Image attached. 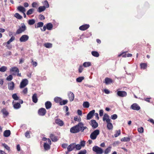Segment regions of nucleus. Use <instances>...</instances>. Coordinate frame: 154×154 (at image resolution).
Here are the masks:
<instances>
[{"label":"nucleus","instance_id":"nucleus-23","mask_svg":"<svg viewBox=\"0 0 154 154\" xmlns=\"http://www.w3.org/2000/svg\"><path fill=\"white\" fill-rule=\"evenodd\" d=\"M50 138L52 141L53 142H56L58 140L57 137L53 134H50Z\"/></svg>","mask_w":154,"mask_h":154},{"label":"nucleus","instance_id":"nucleus-37","mask_svg":"<svg viewBox=\"0 0 154 154\" xmlns=\"http://www.w3.org/2000/svg\"><path fill=\"white\" fill-rule=\"evenodd\" d=\"M35 23V20L34 19L29 20L28 21V23L29 25H32L34 24Z\"/></svg>","mask_w":154,"mask_h":154},{"label":"nucleus","instance_id":"nucleus-61","mask_svg":"<svg viewBox=\"0 0 154 154\" xmlns=\"http://www.w3.org/2000/svg\"><path fill=\"white\" fill-rule=\"evenodd\" d=\"M28 89L27 88H25L22 91V93L24 94H26L27 92Z\"/></svg>","mask_w":154,"mask_h":154},{"label":"nucleus","instance_id":"nucleus-29","mask_svg":"<svg viewBox=\"0 0 154 154\" xmlns=\"http://www.w3.org/2000/svg\"><path fill=\"white\" fill-rule=\"evenodd\" d=\"M140 66L141 69H145L147 68V64L146 63H141L140 64Z\"/></svg>","mask_w":154,"mask_h":154},{"label":"nucleus","instance_id":"nucleus-24","mask_svg":"<svg viewBox=\"0 0 154 154\" xmlns=\"http://www.w3.org/2000/svg\"><path fill=\"white\" fill-rule=\"evenodd\" d=\"M11 134V131L10 130H5L3 133V135L5 137H9Z\"/></svg>","mask_w":154,"mask_h":154},{"label":"nucleus","instance_id":"nucleus-36","mask_svg":"<svg viewBox=\"0 0 154 154\" xmlns=\"http://www.w3.org/2000/svg\"><path fill=\"white\" fill-rule=\"evenodd\" d=\"M83 66L85 67H89L91 65V63L90 62H85L83 63Z\"/></svg>","mask_w":154,"mask_h":154},{"label":"nucleus","instance_id":"nucleus-18","mask_svg":"<svg viewBox=\"0 0 154 154\" xmlns=\"http://www.w3.org/2000/svg\"><path fill=\"white\" fill-rule=\"evenodd\" d=\"M11 72H14L13 74L15 75L17 73H18L19 72V70L18 68L16 67H13L11 68L10 69Z\"/></svg>","mask_w":154,"mask_h":154},{"label":"nucleus","instance_id":"nucleus-17","mask_svg":"<svg viewBox=\"0 0 154 154\" xmlns=\"http://www.w3.org/2000/svg\"><path fill=\"white\" fill-rule=\"evenodd\" d=\"M68 96L69 100L72 101L74 99V95L73 93L71 91L69 92Z\"/></svg>","mask_w":154,"mask_h":154},{"label":"nucleus","instance_id":"nucleus-16","mask_svg":"<svg viewBox=\"0 0 154 154\" xmlns=\"http://www.w3.org/2000/svg\"><path fill=\"white\" fill-rule=\"evenodd\" d=\"M90 26L89 24H84L80 26L79 29L82 31H84L86 30L89 28Z\"/></svg>","mask_w":154,"mask_h":154},{"label":"nucleus","instance_id":"nucleus-48","mask_svg":"<svg viewBox=\"0 0 154 154\" xmlns=\"http://www.w3.org/2000/svg\"><path fill=\"white\" fill-rule=\"evenodd\" d=\"M68 102L67 100H61V102H60V105H64L66 104Z\"/></svg>","mask_w":154,"mask_h":154},{"label":"nucleus","instance_id":"nucleus-56","mask_svg":"<svg viewBox=\"0 0 154 154\" xmlns=\"http://www.w3.org/2000/svg\"><path fill=\"white\" fill-rule=\"evenodd\" d=\"M138 131L140 133H142L143 132V127L139 128L138 129Z\"/></svg>","mask_w":154,"mask_h":154},{"label":"nucleus","instance_id":"nucleus-2","mask_svg":"<svg viewBox=\"0 0 154 154\" xmlns=\"http://www.w3.org/2000/svg\"><path fill=\"white\" fill-rule=\"evenodd\" d=\"M80 131L79 123L75 126L71 128L70 129V131L72 133H76L79 132Z\"/></svg>","mask_w":154,"mask_h":154},{"label":"nucleus","instance_id":"nucleus-21","mask_svg":"<svg viewBox=\"0 0 154 154\" xmlns=\"http://www.w3.org/2000/svg\"><path fill=\"white\" fill-rule=\"evenodd\" d=\"M75 148V143H72L69 145L67 147V150L68 152L72 151Z\"/></svg>","mask_w":154,"mask_h":154},{"label":"nucleus","instance_id":"nucleus-12","mask_svg":"<svg viewBox=\"0 0 154 154\" xmlns=\"http://www.w3.org/2000/svg\"><path fill=\"white\" fill-rule=\"evenodd\" d=\"M113 81L111 78L108 77H106L104 79V81L103 82L106 85H108L110 84L111 83L113 82Z\"/></svg>","mask_w":154,"mask_h":154},{"label":"nucleus","instance_id":"nucleus-63","mask_svg":"<svg viewBox=\"0 0 154 154\" xmlns=\"http://www.w3.org/2000/svg\"><path fill=\"white\" fill-rule=\"evenodd\" d=\"M103 111L102 109H101L99 111V115L100 116H102L103 115Z\"/></svg>","mask_w":154,"mask_h":154},{"label":"nucleus","instance_id":"nucleus-19","mask_svg":"<svg viewBox=\"0 0 154 154\" xmlns=\"http://www.w3.org/2000/svg\"><path fill=\"white\" fill-rule=\"evenodd\" d=\"M55 122L56 124L60 126H62L64 125V123L63 121L59 119H56L55 121Z\"/></svg>","mask_w":154,"mask_h":154},{"label":"nucleus","instance_id":"nucleus-25","mask_svg":"<svg viewBox=\"0 0 154 154\" xmlns=\"http://www.w3.org/2000/svg\"><path fill=\"white\" fill-rule=\"evenodd\" d=\"M79 125L80 131H81V132H83L84 131L85 129L87 128V127L86 126L84 127V124L82 122H79Z\"/></svg>","mask_w":154,"mask_h":154},{"label":"nucleus","instance_id":"nucleus-43","mask_svg":"<svg viewBox=\"0 0 154 154\" xmlns=\"http://www.w3.org/2000/svg\"><path fill=\"white\" fill-rule=\"evenodd\" d=\"M14 17L19 19H21L23 18L18 13H15L14 14Z\"/></svg>","mask_w":154,"mask_h":154},{"label":"nucleus","instance_id":"nucleus-6","mask_svg":"<svg viewBox=\"0 0 154 154\" xmlns=\"http://www.w3.org/2000/svg\"><path fill=\"white\" fill-rule=\"evenodd\" d=\"M46 113V111L44 108H41L39 109L38 111V114L40 116H45Z\"/></svg>","mask_w":154,"mask_h":154},{"label":"nucleus","instance_id":"nucleus-14","mask_svg":"<svg viewBox=\"0 0 154 154\" xmlns=\"http://www.w3.org/2000/svg\"><path fill=\"white\" fill-rule=\"evenodd\" d=\"M91 125L93 128H97L98 126V124L94 120H91Z\"/></svg>","mask_w":154,"mask_h":154},{"label":"nucleus","instance_id":"nucleus-28","mask_svg":"<svg viewBox=\"0 0 154 154\" xmlns=\"http://www.w3.org/2000/svg\"><path fill=\"white\" fill-rule=\"evenodd\" d=\"M46 27L47 29L48 30H51L53 28V26L51 23H48L46 24Z\"/></svg>","mask_w":154,"mask_h":154},{"label":"nucleus","instance_id":"nucleus-38","mask_svg":"<svg viewBox=\"0 0 154 154\" xmlns=\"http://www.w3.org/2000/svg\"><path fill=\"white\" fill-rule=\"evenodd\" d=\"M111 147L109 146L104 151V153L105 154H107L109 152L111 151Z\"/></svg>","mask_w":154,"mask_h":154},{"label":"nucleus","instance_id":"nucleus-42","mask_svg":"<svg viewBox=\"0 0 154 154\" xmlns=\"http://www.w3.org/2000/svg\"><path fill=\"white\" fill-rule=\"evenodd\" d=\"M44 46L46 48H49L52 47V44L49 43H46L44 44Z\"/></svg>","mask_w":154,"mask_h":154},{"label":"nucleus","instance_id":"nucleus-10","mask_svg":"<svg viewBox=\"0 0 154 154\" xmlns=\"http://www.w3.org/2000/svg\"><path fill=\"white\" fill-rule=\"evenodd\" d=\"M1 112L3 114V116L5 118L7 117L9 115V112L6 110L5 108H3L1 110Z\"/></svg>","mask_w":154,"mask_h":154},{"label":"nucleus","instance_id":"nucleus-34","mask_svg":"<svg viewBox=\"0 0 154 154\" xmlns=\"http://www.w3.org/2000/svg\"><path fill=\"white\" fill-rule=\"evenodd\" d=\"M46 9L45 6H40L38 9V11L39 13L44 11Z\"/></svg>","mask_w":154,"mask_h":154},{"label":"nucleus","instance_id":"nucleus-59","mask_svg":"<svg viewBox=\"0 0 154 154\" xmlns=\"http://www.w3.org/2000/svg\"><path fill=\"white\" fill-rule=\"evenodd\" d=\"M87 151L85 149H84L83 151H80L78 154H85L86 153Z\"/></svg>","mask_w":154,"mask_h":154},{"label":"nucleus","instance_id":"nucleus-58","mask_svg":"<svg viewBox=\"0 0 154 154\" xmlns=\"http://www.w3.org/2000/svg\"><path fill=\"white\" fill-rule=\"evenodd\" d=\"M13 79V76L11 75H10L7 78V79L8 81H11Z\"/></svg>","mask_w":154,"mask_h":154},{"label":"nucleus","instance_id":"nucleus-26","mask_svg":"<svg viewBox=\"0 0 154 154\" xmlns=\"http://www.w3.org/2000/svg\"><path fill=\"white\" fill-rule=\"evenodd\" d=\"M38 100L37 94H34L32 96V100L33 102L36 103L37 102Z\"/></svg>","mask_w":154,"mask_h":154},{"label":"nucleus","instance_id":"nucleus-9","mask_svg":"<svg viewBox=\"0 0 154 154\" xmlns=\"http://www.w3.org/2000/svg\"><path fill=\"white\" fill-rule=\"evenodd\" d=\"M28 83V81L26 79H23L21 82L20 85V88H23L26 86Z\"/></svg>","mask_w":154,"mask_h":154},{"label":"nucleus","instance_id":"nucleus-57","mask_svg":"<svg viewBox=\"0 0 154 154\" xmlns=\"http://www.w3.org/2000/svg\"><path fill=\"white\" fill-rule=\"evenodd\" d=\"M31 63H32V65L35 67L37 65V63L35 61H34L32 59V60Z\"/></svg>","mask_w":154,"mask_h":154},{"label":"nucleus","instance_id":"nucleus-50","mask_svg":"<svg viewBox=\"0 0 154 154\" xmlns=\"http://www.w3.org/2000/svg\"><path fill=\"white\" fill-rule=\"evenodd\" d=\"M43 4L44 5V6H45V8H48L49 7V5L47 0H45Z\"/></svg>","mask_w":154,"mask_h":154},{"label":"nucleus","instance_id":"nucleus-45","mask_svg":"<svg viewBox=\"0 0 154 154\" xmlns=\"http://www.w3.org/2000/svg\"><path fill=\"white\" fill-rule=\"evenodd\" d=\"M83 105L84 107L88 108L89 107V103L88 102H84L83 103Z\"/></svg>","mask_w":154,"mask_h":154},{"label":"nucleus","instance_id":"nucleus-33","mask_svg":"<svg viewBox=\"0 0 154 154\" xmlns=\"http://www.w3.org/2000/svg\"><path fill=\"white\" fill-rule=\"evenodd\" d=\"M44 147L45 150H48L50 149V146L49 144L45 143L44 144Z\"/></svg>","mask_w":154,"mask_h":154},{"label":"nucleus","instance_id":"nucleus-7","mask_svg":"<svg viewBox=\"0 0 154 154\" xmlns=\"http://www.w3.org/2000/svg\"><path fill=\"white\" fill-rule=\"evenodd\" d=\"M29 39V36L26 35H22L20 38L19 40L21 42H25L27 41Z\"/></svg>","mask_w":154,"mask_h":154},{"label":"nucleus","instance_id":"nucleus-35","mask_svg":"<svg viewBox=\"0 0 154 154\" xmlns=\"http://www.w3.org/2000/svg\"><path fill=\"white\" fill-rule=\"evenodd\" d=\"M91 54L93 56L96 57H98L100 55L99 54L97 51H94L91 52Z\"/></svg>","mask_w":154,"mask_h":154},{"label":"nucleus","instance_id":"nucleus-4","mask_svg":"<svg viewBox=\"0 0 154 154\" xmlns=\"http://www.w3.org/2000/svg\"><path fill=\"white\" fill-rule=\"evenodd\" d=\"M23 101L21 99L19 100V103L14 102V101L12 102V104L13 105V107L14 109H19L20 108L21 105L20 104H22L23 103Z\"/></svg>","mask_w":154,"mask_h":154},{"label":"nucleus","instance_id":"nucleus-46","mask_svg":"<svg viewBox=\"0 0 154 154\" xmlns=\"http://www.w3.org/2000/svg\"><path fill=\"white\" fill-rule=\"evenodd\" d=\"M34 9L33 8L29 9L28 10L26 13V14L29 15L32 14L34 11Z\"/></svg>","mask_w":154,"mask_h":154},{"label":"nucleus","instance_id":"nucleus-8","mask_svg":"<svg viewBox=\"0 0 154 154\" xmlns=\"http://www.w3.org/2000/svg\"><path fill=\"white\" fill-rule=\"evenodd\" d=\"M117 94L118 96L121 97H125L127 95V92L124 91H118Z\"/></svg>","mask_w":154,"mask_h":154},{"label":"nucleus","instance_id":"nucleus-49","mask_svg":"<svg viewBox=\"0 0 154 154\" xmlns=\"http://www.w3.org/2000/svg\"><path fill=\"white\" fill-rule=\"evenodd\" d=\"M116 133L114 134V136L115 137H118L121 134V130H119L116 131Z\"/></svg>","mask_w":154,"mask_h":154},{"label":"nucleus","instance_id":"nucleus-31","mask_svg":"<svg viewBox=\"0 0 154 154\" xmlns=\"http://www.w3.org/2000/svg\"><path fill=\"white\" fill-rule=\"evenodd\" d=\"M12 98L15 100H19V97H18L16 93H15L12 94Z\"/></svg>","mask_w":154,"mask_h":154},{"label":"nucleus","instance_id":"nucleus-64","mask_svg":"<svg viewBox=\"0 0 154 154\" xmlns=\"http://www.w3.org/2000/svg\"><path fill=\"white\" fill-rule=\"evenodd\" d=\"M148 121L152 123L153 125H154V120L152 119H149Z\"/></svg>","mask_w":154,"mask_h":154},{"label":"nucleus","instance_id":"nucleus-60","mask_svg":"<svg viewBox=\"0 0 154 154\" xmlns=\"http://www.w3.org/2000/svg\"><path fill=\"white\" fill-rule=\"evenodd\" d=\"M39 18L40 20H42L45 19V17L42 14H40L39 15Z\"/></svg>","mask_w":154,"mask_h":154},{"label":"nucleus","instance_id":"nucleus-1","mask_svg":"<svg viewBox=\"0 0 154 154\" xmlns=\"http://www.w3.org/2000/svg\"><path fill=\"white\" fill-rule=\"evenodd\" d=\"M21 24V26H20L19 28L16 31V34H17L21 33L26 29V27L24 23H22Z\"/></svg>","mask_w":154,"mask_h":154},{"label":"nucleus","instance_id":"nucleus-22","mask_svg":"<svg viewBox=\"0 0 154 154\" xmlns=\"http://www.w3.org/2000/svg\"><path fill=\"white\" fill-rule=\"evenodd\" d=\"M45 106L47 109H50L52 106V103L49 101H47L45 103Z\"/></svg>","mask_w":154,"mask_h":154},{"label":"nucleus","instance_id":"nucleus-13","mask_svg":"<svg viewBox=\"0 0 154 154\" xmlns=\"http://www.w3.org/2000/svg\"><path fill=\"white\" fill-rule=\"evenodd\" d=\"M95 112L94 110H93L90 111L87 115V120H89L91 119L93 116Z\"/></svg>","mask_w":154,"mask_h":154},{"label":"nucleus","instance_id":"nucleus-40","mask_svg":"<svg viewBox=\"0 0 154 154\" xmlns=\"http://www.w3.org/2000/svg\"><path fill=\"white\" fill-rule=\"evenodd\" d=\"M7 67L6 66H3L0 68V71L2 72H4L6 71L7 70Z\"/></svg>","mask_w":154,"mask_h":154},{"label":"nucleus","instance_id":"nucleus-55","mask_svg":"<svg viewBox=\"0 0 154 154\" xmlns=\"http://www.w3.org/2000/svg\"><path fill=\"white\" fill-rule=\"evenodd\" d=\"M83 66L81 65L79 66V72L80 73H81L83 70L84 68L83 67Z\"/></svg>","mask_w":154,"mask_h":154},{"label":"nucleus","instance_id":"nucleus-5","mask_svg":"<svg viewBox=\"0 0 154 154\" xmlns=\"http://www.w3.org/2000/svg\"><path fill=\"white\" fill-rule=\"evenodd\" d=\"M99 134L100 131L98 129L96 130L91 134L90 136V138L92 140H95Z\"/></svg>","mask_w":154,"mask_h":154},{"label":"nucleus","instance_id":"nucleus-3","mask_svg":"<svg viewBox=\"0 0 154 154\" xmlns=\"http://www.w3.org/2000/svg\"><path fill=\"white\" fill-rule=\"evenodd\" d=\"M92 150L96 154H102L103 153V149L97 146H94L93 147Z\"/></svg>","mask_w":154,"mask_h":154},{"label":"nucleus","instance_id":"nucleus-51","mask_svg":"<svg viewBox=\"0 0 154 154\" xmlns=\"http://www.w3.org/2000/svg\"><path fill=\"white\" fill-rule=\"evenodd\" d=\"M30 131H27L25 133V136L27 138H29L30 137Z\"/></svg>","mask_w":154,"mask_h":154},{"label":"nucleus","instance_id":"nucleus-27","mask_svg":"<svg viewBox=\"0 0 154 154\" xmlns=\"http://www.w3.org/2000/svg\"><path fill=\"white\" fill-rule=\"evenodd\" d=\"M107 123V127L109 130H112L113 128V126L110 122H106Z\"/></svg>","mask_w":154,"mask_h":154},{"label":"nucleus","instance_id":"nucleus-44","mask_svg":"<svg viewBox=\"0 0 154 154\" xmlns=\"http://www.w3.org/2000/svg\"><path fill=\"white\" fill-rule=\"evenodd\" d=\"M2 145L4 146V147L8 151L10 150V147L6 144L5 143H2Z\"/></svg>","mask_w":154,"mask_h":154},{"label":"nucleus","instance_id":"nucleus-32","mask_svg":"<svg viewBox=\"0 0 154 154\" xmlns=\"http://www.w3.org/2000/svg\"><path fill=\"white\" fill-rule=\"evenodd\" d=\"M17 9L18 11L22 13H24L26 11L25 9L23 6H18Z\"/></svg>","mask_w":154,"mask_h":154},{"label":"nucleus","instance_id":"nucleus-54","mask_svg":"<svg viewBox=\"0 0 154 154\" xmlns=\"http://www.w3.org/2000/svg\"><path fill=\"white\" fill-rule=\"evenodd\" d=\"M117 115L116 114L112 115L111 116V119L113 120L116 119L117 118Z\"/></svg>","mask_w":154,"mask_h":154},{"label":"nucleus","instance_id":"nucleus-53","mask_svg":"<svg viewBox=\"0 0 154 154\" xmlns=\"http://www.w3.org/2000/svg\"><path fill=\"white\" fill-rule=\"evenodd\" d=\"M122 56L123 57H127V54L126 53V52H122L121 54L119 55L118 56L119 57H120V56Z\"/></svg>","mask_w":154,"mask_h":154},{"label":"nucleus","instance_id":"nucleus-30","mask_svg":"<svg viewBox=\"0 0 154 154\" xmlns=\"http://www.w3.org/2000/svg\"><path fill=\"white\" fill-rule=\"evenodd\" d=\"M44 23L42 22H39L35 25V27L36 28L42 27L43 26Z\"/></svg>","mask_w":154,"mask_h":154},{"label":"nucleus","instance_id":"nucleus-62","mask_svg":"<svg viewBox=\"0 0 154 154\" xmlns=\"http://www.w3.org/2000/svg\"><path fill=\"white\" fill-rule=\"evenodd\" d=\"M80 145L82 146H84L85 145V142L84 141H82L80 142Z\"/></svg>","mask_w":154,"mask_h":154},{"label":"nucleus","instance_id":"nucleus-15","mask_svg":"<svg viewBox=\"0 0 154 154\" xmlns=\"http://www.w3.org/2000/svg\"><path fill=\"white\" fill-rule=\"evenodd\" d=\"M103 121H106V122H111V120L109 118V116L106 113L104 114L103 117Z\"/></svg>","mask_w":154,"mask_h":154},{"label":"nucleus","instance_id":"nucleus-39","mask_svg":"<svg viewBox=\"0 0 154 154\" xmlns=\"http://www.w3.org/2000/svg\"><path fill=\"white\" fill-rule=\"evenodd\" d=\"M122 141L127 142L130 140V138L129 137H125L121 139Z\"/></svg>","mask_w":154,"mask_h":154},{"label":"nucleus","instance_id":"nucleus-52","mask_svg":"<svg viewBox=\"0 0 154 154\" xmlns=\"http://www.w3.org/2000/svg\"><path fill=\"white\" fill-rule=\"evenodd\" d=\"M75 148L76 149L78 150H79L80 149H81L82 147L81 145H80V144H79L75 145Z\"/></svg>","mask_w":154,"mask_h":154},{"label":"nucleus","instance_id":"nucleus-47","mask_svg":"<svg viewBox=\"0 0 154 154\" xmlns=\"http://www.w3.org/2000/svg\"><path fill=\"white\" fill-rule=\"evenodd\" d=\"M84 77H80L76 79V81L79 82H80L84 79Z\"/></svg>","mask_w":154,"mask_h":154},{"label":"nucleus","instance_id":"nucleus-20","mask_svg":"<svg viewBox=\"0 0 154 154\" xmlns=\"http://www.w3.org/2000/svg\"><path fill=\"white\" fill-rule=\"evenodd\" d=\"M14 84L13 82H11L8 84V88L10 90H12L14 89Z\"/></svg>","mask_w":154,"mask_h":154},{"label":"nucleus","instance_id":"nucleus-11","mask_svg":"<svg viewBox=\"0 0 154 154\" xmlns=\"http://www.w3.org/2000/svg\"><path fill=\"white\" fill-rule=\"evenodd\" d=\"M131 108L134 110H139L140 108L137 103H134L131 105Z\"/></svg>","mask_w":154,"mask_h":154},{"label":"nucleus","instance_id":"nucleus-41","mask_svg":"<svg viewBox=\"0 0 154 154\" xmlns=\"http://www.w3.org/2000/svg\"><path fill=\"white\" fill-rule=\"evenodd\" d=\"M62 100V99L61 98L58 97H56L55 98H54V101L56 103H58L59 102V103H60V102H61V100Z\"/></svg>","mask_w":154,"mask_h":154}]
</instances>
